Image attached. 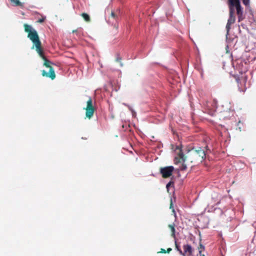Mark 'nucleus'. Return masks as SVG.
<instances>
[{
  "label": "nucleus",
  "mask_w": 256,
  "mask_h": 256,
  "mask_svg": "<svg viewBox=\"0 0 256 256\" xmlns=\"http://www.w3.org/2000/svg\"><path fill=\"white\" fill-rule=\"evenodd\" d=\"M172 250V249L171 248H168L167 250H166V253H170Z\"/></svg>",
  "instance_id": "aec40b11"
},
{
  "label": "nucleus",
  "mask_w": 256,
  "mask_h": 256,
  "mask_svg": "<svg viewBox=\"0 0 256 256\" xmlns=\"http://www.w3.org/2000/svg\"><path fill=\"white\" fill-rule=\"evenodd\" d=\"M44 20H45V17L44 18L42 17V18H40L38 20V22H40V23L42 22H44Z\"/></svg>",
  "instance_id": "6ab92c4d"
},
{
  "label": "nucleus",
  "mask_w": 256,
  "mask_h": 256,
  "mask_svg": "<svg viewBox=\"0 0 256 256\" xmlns=\"http://www.w3.org/2000/svg\"><path fill=\"white\" fill-rule=\"evenodd\" d=\"M24 30L26 32H28V34L29 33H30V32H32V27L30 26H29V25H28L27 24H24Z\"/></svg>",
  "instance_id": "1a4fd4ad"
},
{
  "label": "nucleus",
  "mask_w": 256,
  "mask_h": 256,
  "mask_svg": "<svg viewBox=\"0 0 256 256\" xmlns=\"http://www.w3.org/2000/svg\"><path fill=\"white\" fill-rule=\"evenodd\" d=\"M111 15H112V16H114V12H112V13H111Z\"/></svg>",
  "instance_id": "393cba45"
},
{
  "label": "nucleus",
  "mask_w": 256,
  "mask_h": 256,
  "mask_svg": "<svg viewBox=\"0 0 256 256\" xmlns=\"http://www.w3.org/2000/svg\"><path fill=\"white\" fill-rule=\"evenodd\" d=\"M121 60H122V58L120 57H118L116 59V62H120V65L121 66H123V64L122 63H121Z\"/></svg>",
  "instance_id": "dca6fc26"
},
{
  "label": "nucleus",
  "mask_w": 256,
  "mask_h": 256,
  "mask_svg": "<svg viewBox=\"0 0 256 256\" xmlns=\"http://www.w3.org/2000/svg\"><path fill=\"white\" fill-rule=\"evenodd\" d=\"M242 2L246 6H249L250 0H242Z\"/></svg>",
  "instance_id": "4468645a"
},
{
  "label": "nucleus",
  "mask_w": 256,
  "mask_h": 256,
  "mask_svg": "<svg viewBox=\"0 0 256 256\" xmlns=\"http://www.w3.org/2000/svg\"><path fill=\"white\" fill-rule=\"evenodd\" d=\"M228 4L230 8V16H233L235 9L238 16L242 15V10L240 0H228Z\"/></svg>",
  "instance_id": "7ed1b4c3"
},
{
  "label": "nucleus",
  "mask_w": 256,
  "mask_h": 256,
  "mask_svg": "<svg viewBox=\"0 0 256 256\" xmlns=\"http://www.w3.org/2000/svg\"><path fill=\"white\" fill-rule=\"evenodd\" d=\"M176 156L174 158V164H177L181 162H184L187 158L191 162L196 161L202 162L206 157L204 150L201 148L198 149L192 148L189 150L186 156L183 154L182 148L176 146L175 149Z\"/></svg>",
  "instance_id": "f03ea898"
},
{
  "label": "nucleus",
  "mask_w": 256,
  "mask_h": 256,
  "mask_svg": "<svg viewBox=\"0 0 256 256\" xmlns=\"http://www.w3.org/2000/svg\"><path fill=\"white\" fill-rule=\"evenodd\" d=\"M28 36L34 43L36 46V50L38 54L44 60V62L43 65L50 69L48 72H47L44 70H42V76L44 77L49 78L52 80H54L56 78V74L54 68L51 66L52 62L48 60L44 55L41 46V42L37 32L35 30H32V32L28 34Z\"/></svg>",
  "instance_id": "f257e3e1"
},
{
  "label": "nucleus",
  "mask_w": 256,
  "mask_h": 256,
  "mask_svg": "<svg viewBox=\"0 0 256 256\" xmlns=\"http://www.w3.org/2000/svg\"><path fill=\"white\" fill-rule=\"evenodd\" d=\"M184 252V256L185 254L190 255L192 252V249L190 245L187 244L183 246Z\"/></svg>",
  "instance_id": "423d86ee"
},
{
  "label": "nucleus",
  "mask_w": 256,
  "mask_h": 256,
  "mask_svg": "<svg viewBox=\"0 0 256 256\" xmlns=\"http://www.w3.org/2000/svg\"><path fill=\"white\" fill-rule=\"evenodd\" d=\"M175 247L177 250L179 252V254L180 255L184 256V253H183V252L180 246L178 245L176 241H175Z\"/></svg>",
  "instance_id": "9d476101"
},
{
  "label": "nucleus",
  "mask_w": 256,
  "mask_h": 256,
  "mask_svg": "<svg viewBox=\"0 0 256 256\" xmlns=\"http://www.w3.org/2000/svg\"><path fill=\"white\" fill-rule=\"evenodd\" d=\"M172 202H171L170 206V208H172Z\"/></svg>",
  "instance_id": "a878e982"
},
{
  "label": "nucleus",
  "mask_w": 256,
  "mask_h": 256,
  "mask_svg": "<svg viewBox=\"0 0 256 256\" xmlns=\"http://www.w3.org/2000/svg\"><path fill=\"white\" fill-rule=\"evenodd\" d=\"M129 108V109L132 111V114L134 115V114H136V112L131 108L130 107H128Z\"/></svg>",
  "instance_id": "4be33fe9"
},
{
  "label": "nucleus",
  "mask_w": 256,
  "mask_h": 256,
  "mask_svg": "<svg viewBox=\"0 0 256 256\" xmlns=\"http://www.w3.org/2000/svg\"><path fill=\"white\" fill-rule=\"evenodd\" d=\"M174 170V168L173 166H168L160 168V171L162 177L166 178L172 176Z\"/></svg>",
  "instance_id": "39448f33"
},
{
  "label": "nucleus",
  "mask_w": 256,
  "mask_h": 256,
  "mask_svg": "<svg viewBox=\"0 0 256 256\" xmlns=\"http://www.w3.org/2000/svg\"><path fill=\"white\" fill-rule=\"evenodd\" d=\"M244 17L241 16L238 17V22H240L241 20H242L244 19Z\"/></svg>",
  "instance_id": "5701e85b"
},
{
  "label": "nucleus",
  "mask_w": 256,
  "mask_h": 256,
  "mask_svg": "<svg viewBox=\"0 0 256 256\" xmlns=\"http://www.w3.org/2000/svg\"><path fill=\"white\" fill-rule=\"evenodd\" d=\"M158 253H166V250H165L164 248H160V252H158Z\"/></svg>",
  "instance_id": "a211bd4d"
},
{
  "label": "nucleus",
  "mask_w": 256,
  "mask_h": 256,
  "mask_svg": "<svg viewBox=\"0 0 256 256\" xmlns=\"http://www.w3.org/2000/svg\"><path fill=\"white\" fill-rule=\"evenodd\" d=\"M84 18L86 22H90V17H84Z\"/></svg>",
  "instance_id": "f3484780"
},
{
  "label": "nucleus",
  "mask_w": 256,
  "mask_h": 256,
  "mask_svg": "<svg viewBox=\"0 0 256 256\" xmlns=\"http://www.w3.org/2000/svg\"><path fill=\"white\" fill-rule=\"evenodd\" d=\"M174 184V182L172 181H170L168 183L166 184V187L167 188H168L170 186Z\"/></svg>",
  "instance_id": "2eb2a0df"
},
{
  "label": "nucleus",
  "mask_w": 256,
  "mask_h": 256,
  "mask_svg": "<svg viewBox=\"0 0 256 256\" xmlns=\"http://www.w3.org/2000/svg\"><path fill=\"white\" fill-rule=\"evenodd\" d=\"M168 227L170 229L171 231V236L174 238H176V229H175V224H168Z\"/></svg>",
  "instance_id": "6e6552de"
},
{
  "label": "nucleus",
  "mask_w": 256,
  "mask_h": 256,
  "mask_svg": "<svg viewBox=\"0 0 256 256\" xmlns=\"http://www.w3.org/2000/svg\"><path fill=\"white\" fill-rule=\"evenodd\" d=\"M204 246H202V244H200L198 247V250L200 254H202V250H204Z\"/></svg>",
  "instance_id": "f8f14e48"
},
{
  "label": "nucleus",
  "mask_w": 256,
  "mask_h": 256,
  "mask_svg": "<svg viewBox=\"0 0 256 256\" xmlns=\"http://www.w3.org/2000/svg\"><path fill=\"white\" fill-rule=\"evenodd\" d=\"M81 16H89L88 14L86 13L83 12L80 14Z\"/></svg>",
  "instance_id": "412c9836"
},
{
  "label": "nucleus",
  "mask_w": 256,
  "mask_h": 256,
  "mask_svg": "<svg viewBox=\"0 0 256 256\" xmlns=\"http://www.w3.org/2000/svg\"><path fill=\"white\" fill-rule=\"evenodd\" d=\"M200 256H205L204 254H200Z\"/></svg>",
  "instance_id": "bb28decb"
},
{
  "label": "nucleus",
  "mask_w": 256,
  "mask_h": 256,
  "mask_svg": "<svg viewBox=\"0 0 256 256\" xmlns=\"http://www.w3.org/2000/svg\"><path fill=\"white\" fill-rule=\"evenodd\" d=\"M10 1L14 6H18L21 5V2L19 0H10Z\"/></svg>",
  "instance_id": "9b49d317"
},
{
  "label": "nucleus",
  "mask_w": 256,
  "mask_h": 256,
  "mask_svg": "<svg viewBox=\"0 0 256 256\" xmlns=\"http://www.w3.org/2000/svg\"><path fill=\"white\" fill-rule=\"evenodd\" d=\"M85 110L86 116L88 119H90L93 116L95 110V108L92 104V98L90 97H89L86 102V106Z\"/></svg>",
  "instance_id": "20e7f679"
},
{
  "label": "nucleus",
  "mask_w": 256,
  "mask_h": 256,
  "mask_svg": "<svg viewBox=\"0 0 256 256\" xmlns=\"http://www.w3.org/2000/svg\"><path fill=\"white\" fill-rule=\"evenodd\" d=\"M236 21L235 17H230L229 19L228 20V23L226 26V28L227 30V32L228 33L230 29V26L232 24H234Z\"/></svg>",
  "instance_id": "0eeeda50"
},
{
  "label": "nucleus",
  "mask_w": 256,
  "mask_h": 256,
  "mask_svg": "<svg viewBox=\"0 0 256 256\" xmlns=\"http://www.w3.org/2000/svg\"><path fill=\"white\" fill-rule=\"evenodd\" d=\"M72 33H76L78 32V30H73L72 31Z\"/></svg>",
  "instance_id": "b1692460"
},
{
  "label": "nucleus",
  "mask_w": 256,
  "mask_h": 256,
  "mask_svg": "<svg viewBox=\"0 0 256 256\" xmlns=\"http://www.w3.org/2000/svg\"><path fill=\"white\" fill-rule=\"evenodd\" d=\"M180 170H184L186 169V166L184 164H182V166L180 167Z\"/></svg>",
  "instance_id": "ddd939ff"
}]
</instances>
